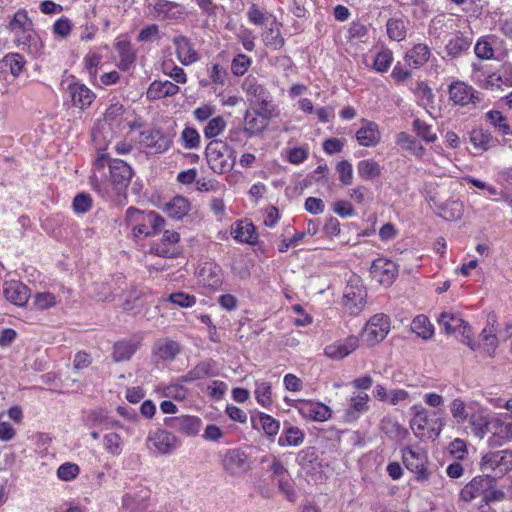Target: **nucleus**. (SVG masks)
Returning a JSON list of instances; mask_svg holds the SVG:
<instances>
[{"label":"nucleus","mask_w":512,"mask_h":512,"mask_svg":"<svg viewBox=\"0 0 512 512\" xmlns=\"http://www.w3.org/2000/svg\"><path fill=\"white\" fill-rule=\"evenodd\" d=\"M386 30L391 40L400 42L406 38L407 22L402 18H390L386 23Z\"/></svg>","instance_id":"c03bdc74"},{"label":"nucleus","mask_w":512,"mask_h":512,"mask_svg":"<svg viewBox=\"0 0 512 512\" xmlns=\"http://www.w3.org/2000/svg\"><path fill=\"white\" fill-rule=\"evenodd\" d=\"M231 234L234 240L240 243L254 244L258 238L255 226L247 220L236 222Z\"/></svg>","instance_id":"473e14b6"},{"label":"nucleus","mask_w":512,"mask_h":512,"mask_svg":"<svg viewBox=\"0 0 512 512\" xmlns=\"http://www.w3.org/2000/svg\"><path fill=\"white\" fill-rule=\"evenodd\" d=\"M207 78L200 79L202 88H211L217 97L223 95V90L229 85L230 76L227 67L216 61H211L206 66Z\"/></svg>","instance_id":"6e6552de"},{"label":"nucleus","mask_w":512,"mask_h":512,"mask_svg":"<svg viewBox=\"0 0 512 512\" xmlns=\"http://www.w3.org/2000/svg\"><path fill=\"white\" fill-rule=\"evenodd\" d=\"M305 433L298 426L284 421L282 431L277 439V444L281 448L299 447L304 443Z\"/></svg>","instance_id":"cd10ccee"},{"label":"nucleus","mask_w":512,"mask_h":512,"mask_svg":"<svg viewBox=\"0 0 512 512\" xmlns=\"http://www.w3.org/2000/svg\"><path fill=\"white\" fill-rule=\"evenodd\" d=\"M483 345L486 347L489 355H493L497 346H498V338L496 336V329L492 325L491 327H486L482 330L480 334Z\"/></svg>","instance_id":"e2e57ef3"},{"label":"nucleus","mask_w":512,"mask_h":512,"mask_svg":"<svg viewBox=\"0 0 512 512\" xmlns=\"http://www.w3.org/2000/svg\"><path fill=\"white\" fill-rule=\"evenodd\" d=\"M138 343L129 339L121 340L114 344L112 358L115 362L129 360L137 351Z\"/></svg>","instance_id":"58836bf2"},{"label":"nucleus","mask_w":512,"mask_h":512,"mask_svg":"<svg viewBox=\"0 0 512 512\" xmlns=\"http://www.w3.org/2000/svg\"><path fill=\"white\" fill-rule=\"evenodd\" d=\"M279 112L267 111L266 109L246 110L243 117V126L246 137L252 138L261 135L267 128L271 119L277 117Z\"/></svg>","instance_id":"1a4fd4ad"},{"label":"nucleus","mask_w":512,"mask_h":512,"mask_svg":"<svg viewBox=\"0 0 512 512\" xmlns=\"http://www.w3.org/2000/svg\"><path fill=\"white\" fill-rule=\"evenodd\" d=\"M166 426L179 431L186 436L197 435L203 425L201 418L192 415L169 417L164 420Z\"/></svg>","instance_id":"aec40b11"},{"label":"nucleus","mask_w":512,"mask_h":512,"mask_svg":"<svg viewBox=\"0 0 512 512\" xmlns=\"http://www.w3.org/2000/svg\"><path fill=\"white\" fill-rule=\"evenodd\" d=\"M495 480L491 475L487 474L484 476L474 477L460 492V497L465 502H471L477 496H483L488 485L494 483Z\"/></svg>","instance_id":"c756f323"},{"label":"nucleus","mask_w":512,"mask_h":512,"mask_svg":"<svg viewBox=\"0 0 512 512\" xmlns=\"http://www.w3.org/2000/svg\"><path fill=\"white\" fill-rule=\"evenodd\" d=\"M222 467L230 476L244 475L250 469V457L243 448H232L225 451L222 456Z\"/></svg>","instance_id":"9d476101"},{"label":"nucleus","mask_w":512,"mask_h":512,"mask_svg":"<svg viewBox=\"0 0 512 512\" xmlns=\"http://www.w3.org/2000/svg\"><path fill=\"white\" fill-rule=\"evenodd\" d=\"M364 125L359 128L356 133V139L362 146H374L379 140L378 127L374 122H365L361 119Z\"/></svg>","instance_id":"4c0bfd02"},{"label":"nucleus","mask_w":512,"mask_h":512,"mask_svg":"<svg viewBox=\"0 0 512 512\" xmlns=\"http://www.w3.org/2000/svg\"><path fill=\"white\" fill-rule=\"evenodd\" d=\"M153 12L155 17L160 20H177L185 14V7L169 0H155Z\"/></svg>","instance_id":"bb28decb"},{"label":"nucleus","mask_w":512,"mask_h":512,"mask_svg":"<svg viewBox=\"0 0 512 512\" xmlns=\"http://www.w3.org/2000/svg\"><path fill=\"white\" fill-rule=\"evenodd\" d=\"M102 56L96 52H89L83 59V65L88 78L92 84H96L98 69L101 65Z\"/></svg>","instance_id":"a18cd8bd"},{"label":"nucleus","mask_w":512,"mask_h":512,"mask_svg":"<svg viewBox=\"0 0 512 512\" xmlns=\"http://www.w3.org/2000/svg\"><path fill=\"white\" fill-rule=\"evenodd\" d=\"M411 330L423 339H429L433 335V327L425 315H418L413 319Z\"/></svg>","instance_id":"3c124183"},{"label":"nucleus","mask_w":512,"mask_h":512,"mask_svg":"<svg viewBox=\"0 0 512 512\" xmlns=\"http://www.w3.org/2000/svg\"><path fill=\"white\" fill-rule=\"evenodd\" d=\"M4 297L14 305L23 306L29 298V289L20 281H6L3 285Z\"/></svg>","instance_id":"7c9ffc66"},{"label":"nucleus","mask_w":512,"mask_h":512,"mask_svg":"<svg viewBox=\"0 0 512 512\" xmlns=\"http://www.w3.org/2000/svg\"><path fill=\"white\" fill-rule=\"evenodd\" d=\"M242 90L245 92L252 108L279 112L274 104L272 94L255 76L249 75L244 79Z\"/></svg>","instance_id":"7ed1b4c3"},{"label":"nucleus","mask_w":512,"mask_h":512,"mask_svg":"<svg viewBox=\"0 0 512 512\" xmlns=\"http://www.w3.org/2000/svg\"><path fill=\"white\" fill-rule=\"evenodd\" d=\"M297 462L305 472L308 482L322 483L325 480V474L314 452L309 449L301 450L297 455Z\"/></svg>","instance_id":"f3484780"},{"label":"nucleus","mask_w":512,"mask_h":512,"mask_svg":"<svg viewBox=\"0 0 512 512\" xmlns=\"http://www.w3.org/2000/svg\"><path fill=\"white\" fill-rule=\"evenodd\" d=\"M471 45V40L462 34L456 35L450 39L446 45V52L451 57H458L467 51Z\"/></svg>","instance_id":"de8ad7c7"},{"label":"nucleus","mask_w":512,"mask_h":512,"mask_svg":"<svg viewBox=\"0 0 512 512\" xmlns=\"http://www.w3.org/2000/svg\"><path fill=\"white\" fill-rule=\"evenodd\" d=\"M226 126L227 123L222 116L211 118L203 130L205 138L215 140L214 138L224 132Z\"/></svg>","instance_id":"603ef678"},{"label":"nucleus","mask_w":512,"mask_h":512,"mask_svg":"<svg viewBox=\"0 0 512 512\" xmlns=\"http://www.w3.org/2000/svg\"><path fill=\"white\" fill-rule=\"evenodd\" d=\"M85 425L87 427H108L110 421L108 420L107 413L103 409H95L90 411L85 417Z\"/></svg>","instance_id":"5fc2aeb1"},{"label":"nucleus","mask_w":512,"mask_h":512,"mask_svg":"<svg viewBox=\"0 0 512 512\" xmlns=\"http://www.w3.org/2000/svg\"><path fill=\"white\" fill-rule=\"evenodd\" d=\"M72 29H73V23L66 16H61L60 18H58L53 23V26H52L53 34L55 36L63 38V39L67 38L71 34Z\"/></svg>","instance_id":"0e129e2a"},{"label":"nucleus","mask_w":512,"mask_h":512,"mask_svg":"<svg viewBox=\"0 0 512 512\" xmlns=\"http://www.w3.org/2000/svg\"><path fill=\"white\" fill-rule=\"evenodd\" d=\"M125 108L124 105L116 102L109 105L104 114V122L107 124L113 132L118 131L125 120L124 117Z\"/></svg>","instance_id":"e433bc0d"},{"label":"nucleus","mask_w":512,"mask_h":512,"mask_svg":"<svg viewBox=\"0 0 512 512\" xmlns=\"http://www.w3.org/2000/svg\"><path fill=\"white\" fill-rule=\"evenodd\" d=\"M115 51L118 54L117 67L121 71H129L135 65L137 52L134 45L126 36H119L114 43Z\"/></svg>","instance_id":"6ab92c4d"},{"label":"nucleus","mask_w":512,"mask_h":512,"mask_svg":"<svg viewBox=\"0 0 512 512\" xmlns=\"http://www.w3.org/2000/svg\"><path fill=\"white\" fill-rule=\"evenodd\" d=\"M25 65L23 56L18 53H9L0 61V69L8 67L14 77H18Z\"/></svg>","instance_id":"8fccbe9b"},{"label":"nucleus","mask_w":512,"mask_h":512,"mask_svg":"<svg viewBox=\"0 0 512 512\" xmlns=\"http://www.w3.org/2000/svg\"><path fill=\"white\" fill-rule=\"evenodd\" d=\"M14 36L17 46L21 47L23 51L33 57L39 56L42 53L43 43L34 28H30L26 31L15 34Z\"/></svg>","instance_id":"393cba45"},{"label":"nucleus","mask_w":512,"mask_h":512,"mask_svg":"<svg viewBox=\"0 0 512 512\" xmlns=\"http://www.w3.org/2000/svg\"><path fill=\"white\" fill-rule=\"evenodd\" d=\"M105 450L113 455L118 456L122 452V441L119 434L110 432L104 435L103 438Z\"/></svg>","instance_id":"680f3d73"},{"label":"nucleus","mask_w":512,"mask_h":512,"mask_svg":"<svg viewBox=\"0 0 512 512\" xmlns=\"http://www.w3.org/2000/svg\"><path fill=\"white\" fill-rule=\"evenodd\" d=\"M252 64V60L249 56L239 53L237 54L231 62V72L237 76H243Z\"/></svg>","instance_id":"bf43d9fd"},{"label":"nucleus","mask_w":512,"mask_h":512,"mask_svg":"<svg viewBox=\"0 0 512 512\" xmlns=\"http://www.w3.org/2000/svg\"><path fill=\"white\" fill-rule=\"evenodd\" d=\"M402 459L406 468L416 475L417 480L425 481L428 479L427 455L424 451L405 447L402 449Z\"/></svg>","instance_id":"4468645a"},{"label":"nucleus","mask_w":512,"mask_h":512,"mask_svg":"<svg viewBox=\"0 0 512 512\" xmlns=\"http://www.w3.org/2000/svg\"><path fill=\"white\" fill-rule=\"evenodd\" d=\"M197 278L200 285L215 291L223 284V270L215 262H205L198 269Z\"/></svg>","instance_id":"a211bd4d"},{"label":"nucleus","mask_w":512,"mask_h":512,"mask_svg":"<svg viewBox=\"0 0 512 512\" xmlns=\"http://www.w3.org/2000/svg\"><path fill=\"white\" fill-rule=\"evenodd\" d=\"M390 331V318L379 313L373 315L359 334V341L369 347L375 346L385 339Z\"/></svg>","instance_id":"20e7f679"},{"label":"nucleus","mask_w":512,"mask_h":512,"mask_svg":"<svg viewBox=\"0 0 512 512\" xmlns=\"http://www.w3.org/2000/svg\"><path fill=\"white\" fill-rule=\"evenodd\" d=\"M67 92L73 106L82 110L88 108L96 98V94L90 88L77 81H72L68 84Z\"/></svg>","instance_id":"4be33fe9"},{"label":"nucleus","mask_w":512,"mask_h":512,"mask_svg":"<svg viewBox=\"0 0 512 512\" xmlns=\"http://www.w3.org/2000/svg\"><path fill=\"white\" fill-rule=\"evenodd\" d=\"M381 430L390 438L397 441L403 440L408 435V431L397 421L384 419L381 422Z\"/></svg>","instance_id":"49530a36"},{"label":"nucleus","mask_w":512,"mask_h":512,"mask_svg":"<svg viewBox=\"0 0 512 512\" xmlns=\"http://www.w3.org/2000/svg\"><path fill=\"white\" fill-rule=\"evenodd\" d=\"M168 301L180 308H190L197 303V298L195 295L185 292H175L168 296Z\"/></svg>","instance_id":"052dcab7"},{"label":"nucleus","mask_w":512,"mask_h":512,"mask_svg":"<svg viewBox=\"0 0 512 512\" xmlns=\"http://www.w3.org/2000/svg\"><path fill=\"white\" fill-rule=\"evenodd\" d=\"M80 474V467L76 463L65 462L56 470V476L59 480L70 482L76 479Z\"/></svg>","instance_id":"864d4df0"},{"label":"nucleus","mask_w":512,"mask_h":512,"mask_svg":"<svg viewBox=\"0 0 512 512\" xmlns=\"http://www.w3.org/2000/svg\"><path fill=\"white\" fill-rule=\"evenodd\" d=\"M298 411L302 417L317 422H324L331 417V409L318 401L302 400Z\"/></svg>","instance_id":"b1692460"},{"label":"nucleus","mask_w":512,"mask_h":512,"mask_svg":"<svg viewBox=\"0 0 512 512\" xmlns=\"http://www.w3.org/2000/svg\"><path fill=\"white\" fill-rule=\"evenodd\" d=\"M111 157L98 151L96 158L93 161L91 175L89 178L92 189L103 199L115 201L114 188L110 183V173L107 172L108 165H110Z\"/></svg>","instance_id":"f03ea898"},{"label":"nucleus","mask_w":512,"mask_h":512,"mask_svg":"<svg viewBox=\"0 0 512 512\" xmlns=\"http://www.w3.org/2000/svg\"><path fill=\"white\" fill-rule=\"evenodd\" d=\"M412 409L415 411V413L410 422V426L415 435H423V432L427 430L429 437H438L443 429V426L445 425L444 420L437 418L434 421L435 425L430 427L428 412L421 406H413Z\"/></svg>","instance_id":"2eb2a0df"},{"label":"nucleus","mask_w":512,"mask_h":512,"mask_svg":"<svg viewBox=\"0 0 512 512\" xmlns=\"http://www.w3.org/2000/svg\"><path fill=\"white\" fill-rule=\"evenodd\" d=\"M140 143L150 154H162L172 145V136L161 129H146L140 133Z\"/></svg>","instance_id":"9b49d317"},{"label":"nucleus","mask_w":512,"mask_h":512,"mask_svg":"<svg viewBox=\"0 0 512 512\" xmlns=\"http://www.w3.org/2000/svg\"><path fill=\"white\" fill-rule=\"evenodd\" d=\"M180 345L171 339H162L155 343L152 357L156 362H172L180 353Z\"/></svg>","instance_id":"c85d7f7f"},{"label":"nucleus","mask_w":512,"mask_h":512,"mask_svg":"<svg viewBox=\"0 0 512 512\" xmlns=\"http://www.w3.org/2000/svg\"><path fill=\"white\" fill-rule=\"evenodd\" d=\"M180 88L177 84L169 81V80H154L150 83L146 97L148 100H161L167 97H172L178 94Z\"/></svg>","instance_id":"2f4dec72"},{"label":"nucleus","mask_w":512,"mask_h":512,"mask_svg":"<svg viewBox=\"0 0 512 512\" xmlns=\"http://www.w3.org/2000/svg\"><path fill=\"white\" fill-rule=\"evenodd\" d=\"M469 422L475 436H477L480 439H483L484 436L489 431L491 418L489 417L488 414L478 411L470 415Z\"/></svg>","instance_id":"79ce46f5"},{"label":"nucleus","mask_w":512,"mask_h":512,"mask_svg":"<svg viewBox=\"0 0 512 512\" xmlns=\"http://www.w3.org/2000/svg\"><path fill=\"white\" fill-rule=\"evenodd\" d=\"M207 163L210 169L217 174H223L232 169L229 148L221 140H211L205 149Z\"/></svg>","instance_id":"423d86ee"},{"label":"nucleus","mask_w":512,"mask_h":512,"mask_svg":"<svg viewBox=\"0 0 512 512\" xmlns=\"http://www.w3.org/2000/svg\"><path fill=\"white\" fill-rule=\"evenodd\" d=\"M177 442V437L165 429L150 431L146 439L148 449L160 455L171 454L176 449Z\"/></svg>","instance_id":"f8f14e48"},{"label":"nucleus","mask_w":512,"mask_h":512,"mask_svg":"<svg viewBox=\"0 0 512 512\" xmlns=\"http://www.w3.org/2000/svg\"><path fill=\"white\" fill-rule=\"evenodd\" d=\"M256 422L270 440H274L280 431V422L267 413L258 412L256 417H252L253 426H256Z\"/></svg>","instance_id":"c9c22d12"},{"label":"nucleus","mask_w":512,"mask_h":512,"mask_svg":"<svg viewBox=\"0 0 512 512\" xmlns=\"http://www.w3.org/2000/svg\"><path fill=\"white\" fill-rule=\"evenodd\" d=\"M162 72L176 83L185 84L187 82V75L184 69L175 65L172 61L163 62Z\"/></svg>","instance_id":"6e6d98bb"},{"label":"nucleus","mask_w":512,"mask_h":512,"mask_svg":"<svg viewBox=\"0 0 512 512\" xmlns=\"http://www.w3.org/2000/svg\"><path fill=\"white\" fill-rule=\"evenodd\" d=\"M8 28L15 35L33 28V22L25 9H19L14 13Z\"/></svg>","instance_id":"37998d69"},{"label":"nucleus","mask_w":512,"mask_h":512,"mask_svg":"<svg viewBox=\"0 0 512 512\" xmlns=\"http://www.w3.org/2000/svg\"><path fill=\"white\" fill-rule=\"evenodd\" d=\"M440 324L444 326L448 334L461 332L463 342L466 343L472 350L478 347V344L471 340V328L468 322L464 321L459 314L442 312L438 318Z\"/></svg>","instance_id":"ddd939ff"},{"label":"nucleus","mask_w":512,"mask_h":512,"mask_svg":"<svg viewBox=\"0 0 512 512\" xmlns=\"http://www.w3.org/2000/svg\"><path fill=\"white\" fill-rule=\"evenodd\" d=\"M480 469L482 472L490 471L493 480L501 478L512 470V450L504 449L484 454L481 458Z\"/></svg>","instance_id":"39448f33"},{"label":"nucleus","mask_w":512,"mask_h":512,"mask_svg":"<svg viewBox=\"0 0 512 512\" xmlns=\"http://www.w3.org/2000/svg\"><path fill=\"white\" fill-rule=\"evenodd\" d=\"M254 395L257 403L266 409H269L272 405V386L271 383L266 380H256Z\"/></svg>","instance_id":"a19ab883"},{"label":"nucleus","mask_w":512,"mask_h":512,"mask_svg":"<svg viewBox=\"0 0 512 512\" xmlns=\"http://www.w3.org/2000/svg\"><path fill=\"white\" fill-rule=\"evenodd\" d=\"M106 168L107 172L112 174L110 175V183L114 188L115 201H120L121 197L126 193L127 187L133 176V170L125 161L112 157L110 165Z\"/></svg>","instance_id":"0eeeda50"},{"label":"nucleus","mask_w":512,"mask_h":512,"mask_svg":"<svg viewBox=\"0 0 512 512\" xmlns=\"http://www.w3.org/2000/svg\"><path fill=\"white\" fill-rule=\"evenodd\" d=\"M393 61V53L389 49L379 51L373 60V68L377 72L384 73L388 71Z\"/></svg>","instance_id":"4d7b16f0"},{"label":"nucleus","mask_w":512,"mask_h":512,"mask_svg":"<svg viewBox=\"0 0 512 512\" xmlns=\"http://www.w3.org/2000/svg\"><path fill=\"white\" fill-rule=\"evenodd\" d=\"M73 211L76 214H84L92 207V198L88 193L77 194L72 202Z\"/></svg>","instance_id":"774afa93"},{"label":"nucleus","mask_w":512,"mask_h":512,"mask_svg":"<svg viewBox=\"0 0 512 512\" xmlns=\"http://www.w3.org/2000/svg\"><path fill=\"white\" fill-rule=\"evenodd\" d=\"M430 56V48L426 44L418 43L406 52L404 59L409 66L417 69L423 66Z\"/></svg>","instance_id":"f704fd0d"},{"label":"nucleus","mask_w":512,"mask_h":512,"mask_svg":"<svg viewBox=\"0 0 512 512\" xmlns=\"http://www.w3.org/2000/svg\"><path fill=\"white\" fill-rule=\"evenodd\" d=\"M357 170L363 180H373L381 173L380 165L373 159L360 161L357 165Z\"/></svg>","instance_id":"09e8293b"},{"label":"nucleus","mask_w":512,"mask_h":512,"mask_svg":"<svg viewBox=\"0 0 512 512\" xmlns=\"http://www.w3.org/2000/svg\"><path fill=\"white\" fill-rule=\"evenodd\" d=\"M219 375V368L216 361L213 359H206L200 361L197 365L191 368L187 373L179 377L181 383H192L207 378L216 377Z\"/></svg>","instance_id":"412c9836"},{"label":"nucleus","mask_w":512,"mask_h":512,"mask_svg":"<svg viewBox=\"0 0 512 512\" xmlns=\"http://www.w3.org/2000/svg\"><path fill=\"white\" fill-rule=\"evenodd\" d=\"M413 129L416 134L426 142H434L437 139L436 134L432 131V127L425 121L415 119L413 121Z\"/></svg>","instance_id":"338daca9"},{"label":"nucleus","mask_w":512,"mask_h":512,"mask_svg":"<svg viewBox=\"0 0 512 512\" xmlns=\"http://www.w3.org/2000/svg\"><path fill=\"white\" fill-rule=\"evenodd\" d=\"M449 98L454 104L465 106L479 102L478 93L464 82H453L449 86Z\"/></svg>","instance_id":"5701e85b"},{"label":"nucleus","mask_w":512,"mask_h":512,"mask_svg":"<svg viewBox=\"0 0 512 512\" xmlns=\"http://www.w3.org/2000/svg\"><path fill=\"white\" fill-rule=\"evenodd\" d=\"M180 138L185 149H195L200 145V134L194 127H185Z\"/></svg>","instance_id":"13d9d810"},{"label":"nucleus","mask_w":512,"mask_h":512,"mask_svg":"<svg viewBox=\"0 0 512 512\" xmlns=\"http://www.w3.org/2000/svg\"><path fill=\"white\" fill-rule=\"evenodd\" d=\"M173 44L177 59L182 65L189 66L199 60L198 52L187 37L183 35L176 36L173 39Z\"/></svg>","instance_id":"a878e982"},{"label":"nucleus","mask_w":512,"mask_h":512,"mask_svg":"<svg viewBox=\"0 0 512 512\" xmlns=\"http://www.w3.org/2000/svg\"><path fill=\"white\" fill-rule=\"evenodd\" d=\"M180 234L173 230H164L159 241L154 242L150 247V252L163 258H174L179 253L178 243Z\"/></svg>","instance_id":"dca6fc26"},{"label":"nucleus","mask_w":512,"mask_h":512,"mask_svg":"<svg viewBox=\"0 0 512 512\" xmlns=\"http://www.w3.org/2000/svg\"><path fill=\"white\" fill-rule=\"evenodd\" d=\"M276 482H277L279 491L285 496V498L289 502H295L297 496H296V492L294 489L293 480H292L290 474L285 477L279 478L278 480H276Z\"/></svg>","instance_id":"69168bd1"},{"label":"nucleus","mask_w":512,"mask_h":512,"mask_svg":"<svg viewBox=\"0 0 512 512\" xmlns=\"http://www.w3.org/2000/svg\"><path fill=\"white\" fill-rule=\"evenodd\" d=\"M191 209V203L183 196H175L164 206V212L174 220L183 219Z\"/></svg>","instance_id":"72a5a7b5"},{"label":"nucleus","mask_w":512,"mask_h":512,"mask_svg":"<svg viewBox=\"0 0 512 512\" xmlns=\"http://www.w3.org/2000/svg\"><path fill=\"white\" fill-rule=\"evenodd\" d=\"M352 352L351 337L345 340L336 341L327 345L324 349V354L332 360H341Z\"/></svg>","instance_id":"ea45409f"},{"label":"nucleus","mask_w":512,"mask_h":512,"mask_svg":"<svg viewBox=\"0 0 512 512\" xmlns=\"http://www.w3.org/2000/svg\"><path fill=\"white\" fill-rule=\"evenodd\" d=\"M125 223L135 238L144 239L160 233L165 226V219L155 211L129 207L125 213Z\"/></svg>","instance_id":"f257e3e1"}]
</instances>
